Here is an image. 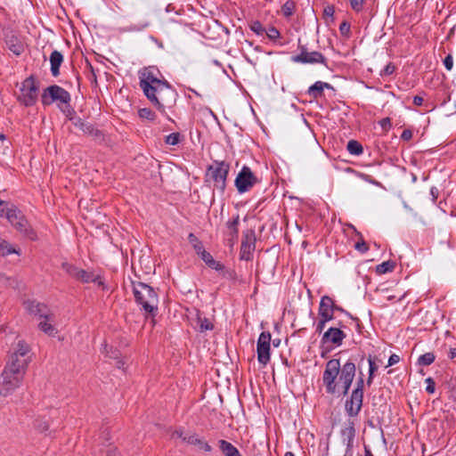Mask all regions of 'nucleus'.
<instances>
[{"mask_svg": "<svg viewBox=\"0 0 456 456\" xmlns=\"http://www.w3.org/2000/svg\"><path fill=\"white\" fill-rule=\"evenodd\" d=\"M139 85L147 99L161 112L175 104L177 92L165 79H161L159 70L149 66L138 72Z\"/></svg>", "mask_w": 456, "mask_h": 456, "instance_id": "f257e3e1", "label": "nucleus"}, {"mask_svg": "<svg viewBox=\"0 0 456 456\" xmlns=\"http://www.w3.org/2000/svg\"><path fill=\"white\" fill-rule=\"evenodd\" d=\"M355 364L347 361L341 366L338 359H331L325 364L322 384L327 394H336L338 387H342V394L347 395L355 376Z\"/></svg>", "mask_w": 456, "mask_h": 456, "instance_id": "f03ea898", "label": "nucleus"}, {"mask_svg": "<svg viewBox=\"0 0 456 456\" xmlns=\"http://www.w3.org/2000/svg\"><path fill=\"white\" fill-rule=\"evenodd\" d=\"M135 301L147 314L155 316L158 312L159 297L154 289L146 283H134L133 288Z\"/></svg>", "mask_w": 456, "mask_h": 456, "instance_id": "7ed1b4c3", "label": "nucleus"}, {"mask_svg": "<svg viewBox=\"0 0 456 456\" xmlns=\"http://www.w3.org/2000/svg\"><path fill=\"white\" fill-rule=\"evenodd\" d=\"M4 217H6L13 228H15L19 232L22 233L25 237L31 240L37 239V233L30 227L28 220L16 206L12 204Z\"/></svg>", "mask_w": 456, "mask_h": 456, "instance_id": "20e7f679", "label": "nucleus"}, {"mask_svg": "<svg viewBox=\"0 0 456 456\" xmlns=\"http://www.w3.org/2000/svg\"><path fill=\"white\" fill-rule=\"evenodd\" d=\"M24 375L18 369L4 367L0 377V395L5 397L12 395L21 385Z\"/></svg>", "mask_w": 456, "mask_h": 456, "instance_id": "39448f33", "label": "nucleus"}, {"mask_svg": "<svg viewBox=\"0 0 456 456\" xmlns=\"http://www.w3.org/2000/svg\"><path fill=\"white\" fill-rule=\"evenodd\" d=\"M41 102L42 104L45 106L57 102V106L60 107L63 105V103H69L71 102V96L64 88L57 85H53L43 91Z\"/></svg>", "mask_w": 456, "mask_h": 456, "instance_id": "423d86ee", "label": "nucleus"}, {"mask_svg": "<svg viewBox=\"0 0 456 456\" xmlns=\"http://www.w3.org/2000/svg\"><path fill=\"white\" fill-rule=\"evenodd\" d=\"M230 165L224 161H215L208 167L207 175L213 181L214 186L221 191L226 187V179Z\"/></svg>", "mask_w": 456, "mask_h": 456, "instance_id": "0eeeda50", "label": "nucleus"}, {"mask_svg": "<svg viewBox=\"0 0 456 456\" xmlns=\"http://www.w3.org/2000/svg\"><path fill=\"white\" fill-rule=\"evenodd\" d=\"M259 182V178L252 172L250 167L243 166L238 173L234 183L238 192L242 194L248 191Z\"/></svg>", "mask_w": 456, "mask_h": 456, "instance_id": "6e6552de", "label": "nucleus"}, {"mask_svg": "<svg viewBox=\"0 0 456 456\" xmlns=\"http://www.w3.org/2000/svg\"><path fill=\"white\" fill-rule=\"evenodd\" d=\"M38 86L32 77L26 78L20 87L19 101L25 106H32L37 99Z\"/></svg>", "mask_w": 456, "mask_h": 456, "instance_id": "1a4fd4ad", "label": "nucleus"}, {"mask_svg": "<svg viewBox=\"0 0 456 456\" xmlns=\"http://www.w3.org/2000/svg\"><path fill=\"white\" fill-rule=\"evenodd\" d=\"M300 53L291 57V61L295 63L302 64H324L327 65L326 57L320 52H308L305 45H299Z\"/></svg>", "mask_w": 456, "mask_h": 456, "instance_id": "9d476101", "label": "nucleus"}, {"mask_svg": "<svg viewBox=\"0 0 456 456\" xmlns=\"http://www.w3.org/2000/svg\"><path fill=\"white\" fill-rule=\"evenodd\" d=\"M270 332L264 331L259 335L256 346L257 360L263 366H265L270 361Z\"/></svg>", "mask_w": 456, "mask_h": 456, "instance_id": "9b49d317", "label": "nucleus"}, {"mask_svg": "<svg viewBox=\"0 0 456 456\" xmlns=\"http://www.w3.org/2000/svg\"><path fill=\"white\" fill-rule=\"evenodd\" d=\"M74 126L78 128L85 135L92 137L96 142H102L105 140V135L102 131L98 129L94 124L83 119H75Z\"/></svg>", "mask_w": 456, "mask_h": 456, "instance_id": "f8f14e48", "label": "nucleus"}, {"mask_svg": "<svg viewBox=\"0 0 456 456\" xmlns=\"http://www.w3.org/2000/svg\"><path fill=\"white\" fill-rule=\"evenodd\" d=\"M23 305L26 311L31 315L53 320V314H52L47 305L43 303L28 299L23 302Z\"/></svg>", "mask_w": 456, "mask_h": 456, "instance_id": "ddd939ff", "label": "nucleus"}, {"mask_svg": "<svg viewBox=\"0 0 456 456\" xmlns=\"http://www.w3.org/2000/svg\"><path fill=\"white\" fill-rule=\"evenodd\" d=\"M363 395L351 393L350 397L346 401L345 408L349 417H356L362 406Z\"/></svg>", "mask_w": 456, "mask_h": 456, "instance_id": "4468645a", "label": "nucleus"}, {"mask_svg": "<svg viewBox=\"0 0 456 456\" xmlns=\"http://www.w3.org/2000/svg\"><path fill=\"white\" fill-rule=\"evenodd\" d=\"M335 303L329 296H323L321 298L318 314L324 320H332L334 318Z\"/></svg>", "mask_w": 456, "mask_h": 456, "instance_id": "2eb2a0df", "label": "nucleus"}, {"mask_svg": "<svg viewBox=\"0 0 456 456\" xmlns=\"http://www.w3.org/2000/svg\"><path fill=\"white\" fill-rule=\"evenodd\" d=\"M240 223V216L236 215V216L233 217L232 220H229L226 223V243L229 247L232 248L233 245L236 243L239 236V229L238 225Z\"/></svg>", "mask_w": 456, "mask_h": 456, "instance_id": "dca6fc26", "label": "nucleus"}, {"mask_svg": "<svg viewBox=\"0 0 456 456\" xmlns=\"http://www.w3.org/2000/svg\"><path fill=\"white\" fill-rule=\"evenodd\" d=\"M346 338V334L338 328H330L324 332L322 336L323 343H331L337 346L342 345L343 339Z\"/></svg>", "mask_w": 456, "mask_h": 456, "instance_id": "f3484780", "label": "nucleus"}, {"mask_svg": "<svg viewBox=\"0 0 456 456\" xmlns=\"http://www.w3.org/2000/svg\"><path fill=\"white\" fill-rule=\"evenodd\" d=\"M179 437L183 438V440L190 444L197 445L200 449L204 452H211L212 447L208 444V443L201 440L197 435L192 434L189 436H183V432L175 431V433Z\"/></svg>", "mask_w": 456, "mask_h": 456, "instance_id": "a211bd4d", "label": "nucleus"}, {"mask_svg": "<svg viewBox=\"0 0 456 456\" xmlns=\"http://www.w3.org/2000/svg\"><path fill=\"white\" fill-rule=\"evenodd\" d=\"M31 348L29 345L23 339H20L12 347V355L20 356L31 362Z\"/></svg>", "mask_w": 456, "mask_h": 456, "instance_id": "6ab92c4d", "label": "nucleus"}, {"mask_svg": "<svg viewBox=\"0 0 456 456\" xmlns=\"http://www.w3.org/2000/svg\"><path fill=\"white\" fill-rule=\"evenodd\" d=\"M367 360L369 363V373L366 384L368 387H370L375 378V373L379 370V367L383 364V362L378 355L371 354L368 356Z\"/></svg>", "mask_w": 456, "mask_h": 456, "instance_id": "aec40b11", "label": "nucleus"}, {"mask_svg": "<svg viewBox=\"0 0 456 456\" xmlns=\"http://www.w3.org/2000/svg\"><path fill=\"white\" fill-rule=\"evenodd\" d=\"M29 361L16 355H10L9 361L7 362L5 367L6 368H12V369H18L22 373H26L27 368L29 364Z\"/></svg>", "mask_w": 456, "mask_h": 456, "instance_id": "412c9836", "label": "nucleus"}, {"mask_svg": "<svg viewBox=\"0 0 456 456\" xmlns=\"http://www.w3.org/2000/svg\"><path fill=\"white\" fill-rule=\"evenodd\" d=\"M63 61V56L61 52L54 50L50 55L51 72L53 77L60 74V67Z\"/></svg>", "mask_w": 456, "mask_h": 456, "instance_id": "4be33fe9", "label": "nucleus"}, {"mask_svg": "<svg viewBox=\"0 0 456 456\" xmlns=\"http://www.w3.org/2000/svg\"><path fill=\"white\" fill-rule=\"evenodd\" d=\"M41 319L42 320L38 323L39 330L50 337H54L58 332L54 326L55 317L53 316V321L47 318Z\"/></svg>", "mask_w": 456, "mask_h": 456, "instance_id": "5701e85b", "label": "nucleus"}, {"mask_svg": "<svg viewBox=\"0 0 456 456\" xmlns=\"http://www.w3.org/2000/svg\"><path fill=\"white\" fill-rule=\"evenodd\" d=\"M327 88H331V86L329 83L322 82V81H316L314 85H312L308 88V94L312 96L313 98L316 99L318 97H321L323 94V90Z\"/></svg>", "mask_w": 456, "mask_h": 456, "instance_id": "b1692460", "label": "nucleus"}, {"mask_svg": "<svg viewBox=\"0 0 456 456\" xmlns=\"http://www.w3.org/2000/svg\"><path fill=\"white\" fill-rule=\"evenodd\" d=\"M85 283L94 282L96 284L102 285V279L99 276H94L93 273L86 272V270L80 269L77 279Z\"/></svg>", "mask_w": 456, "mask_h": 456, "instance_id": "393cba45", "label": "nucleus"}, {"mask_svg": "<svg viewBox=\"0 0 456 456\" xmlns=\"http://www.w3.org/2000/svg\"><path fill=\"white\" fill-rule=\"evenodd\" d=\"M219 448L225 456H241L239 450L226 440L218 441Z\"/></svg>", "mask_w": 456, "mask_h": 456, "instance_id": "a878e982", "label": "nucleus"}, {"mask_svg": "<svg viewBox=\"0 0 456 456\" xmlns=\"http://www.w3.org/2000/svg\"><path fill=\"white\" fill-rule=\"evenodd\" d=\"M201 259L212 269L216 271H223L224 269V265L218 261H216L210 253L208 251H204L201 255H200Z\"/></svg>", "mask_w": 456, "mask_h": 456, "instance_id": "bb28decb", "label": "nucleus"}, {"mask_svg": "<svg viewBox=\"0 0 456 456\" xmlns=\"http://www.w3.org/2000/svg\"><path fill=\"white\" fill-rule=\"evenodd\" d=\"M60 110L65 115V117L72 122L74 125L75 119H79V117H77L75 114V110L72 108V106L69 103H63V105H61L58 107Z\"/></svg>", "mask_w": 456, "mask_h": 456, "instance_id": "cd10ccee", "label": "nucleus"}, {"mask_svg": "<svg viewBox=\"0 0 456 456\" xmlns=\"http://www.w3.org/2000/svg\"><path fill=\"white\" fill-rule=\"evenodd\" d=\"M13 253L20 255V251L17 250L12 245H11L6 240L0 239V255L5 256Z\"/></svg>", "mask_w": 456, "mask_h": 456, "instance_id": "c85d7f7f", "label": "nucleus"}, {"mask_svg": "<svg viewBox=\"0 0 456 456\" xmlns=\"http://www.w3.org/2000/svg\"><path fill=\"white\" fill-rule=\"evenodd\" d=\"M346 150L351 155L360 156L363 152L362 145L356 140H350L347 142Z\"/></svg>", "mask_w": 456, "mask_h": 456, "instance_id": "c756f323", "label": "nucleus"}, {"mask_svg": "<svg viewBox=\"0 0 456 456\" xmlns=\"http://www.w3.org/2000/svg\"><path fill=\"white\" fill-rule=\"evenodd\" d=\"M395 267L394 261H385L376 266V273L378 274H385L387 273L393 272Z\"/></svg>", "mask_w": 456, "mask_h": 456, "instance_id": "7c9ffc66", "label": "nucleus"}, {"mask_svg": "<svg viewBox=\"0 0 456 456\" xmlns=\"http://www.w3.org/2000/svg\"><path fill=\"white\" fill-rule=\"evenodd\" d=\"M296 10V3L293 0H287L281 6V13L284 17L289 18Z\"/></svg>", "mask_w": 456, "mask_h": 456, "instance_id": "2f4dec72", "label": "nucleus"}, {"mask_svg": "<svg viewBox=\"0 0 456 456\" xmlns=\"http://www.w3.org/2000/svg\"><path fill=\"white\" fill-rule=\"evenodd\" d=\"M188 240L199 256L205 251L202 242L193 233L188 235Z\"/></svg>", "mask_w": 456, "mask_h": 456, "instance_id": "473e14b6", "label": "nucleus"}, {"mask_svg": "<svg viewBox=\"0 0 456 456\" xmlns=\"http://www.w3.org/2000/svg\"><path fill=\"white\" fill-rule=\"evenodd\" d=\"M255 248L250 245L241 244L240 251V258L241 260L248 261L252 258Z\"/></svg>", "mask_w": 456, "mask_h": 456, "instance_id": "72a5a7b5", "label": "nucleus"}, {"mask_svg": "<svg viewBox=\"0 0 456 456\" xmlns=\"http://www.w3.org/2000/svg\"><path fill=\"white\" fill-rule=\"evenodd\" d=\"M241 244L250 245L253 248L256 247V234L252 229L243 232V239Z\"/></svg>", "mask_w": 456, "mask_h": 456, "instance_id": "f704fd0d", "label": "nucleus"}, {"mask_svg": "<svg viewBox=\"0 0 456 456\" xmlns=\"http://www.w3.org/2000/svg\"><path fill=\"white\" fill-rule=\"evenodd\" d=\"M8 47L14 54L20 55L24 50L23 45L16 38H12L8 41Z\"/></svg>", "mask_w": 456, "mask_h": 456, "instance_id": "c9c22d12", "label": "nucleus"}, {"mask_svg": "<svg viewBox=\"0 0 456 456\" xmlns=\"http://www.w3.org/2000/svg\"><path fill=\"white\" fill-rule=\"evenodd\" d=\"M436 360V355L434 353L428 352L424 354H421L418 359V364L423 366H428L432 364Z\"/></svg>", "mask_w": 456, "mask_h": 456, "instance_id": "e433bc0d", "label": "nucleus"}, {"mask_svg": "<svg viewBox=\"0 0 456 456\" xmlns=\"http://www.w3.org/2000/svg\"><path fill=\"white\" fill-rule=\"evenodd\" d=\"M61 267L69 276H71L74 279H77L80 270L78 267L67 262L62 263Z\"/></svg>", "mask_w": 456, "mask_h": 456, "instance_id": "4c0bfd02", "label": "nucleus"}, {"mask_svg": "<svg viewBox=\"0 0 456 456\" xmlns=\"http://www.w3.org/2000/svg\"><path fill=\"white\" fill-rule=\"evenodd\" d=\"M182 138L183 136L180 133H172L165 137V142L168 145L175 146L181 142Z\"/></svg>", "mask_w": 456, "mask_h": 456, "instance_id": "58836bf2", "label": "nucleus"}, {"mask_svg": "<svg viewBox=\"0 0 456 456\" xmlns=\"http://www.w3.org/2000/svg\"><path fill=\"white\" fill-rule=\"evenodd\" d=\"M198 323L200 325V330L201 332L211 330L214 328L213 323L206 317H198Z\"/></svg>", "mask_w": 456, "mask_h": 456, "instance_id": "ea45409f", "label": "nucleus"}, {"mask_svg": "<svg viewBox=\"0 0 456 456\" xmlns=\"http://www.w3.org/2000/svg\"><path fill=\"white\" fill-rule=\"evenodd\" d=\"M138 115L141 118H144L147 120H154L156 118V114L150 108H142L138 110Z\"/></svg>", "mask_w": 456, "mask_h": 456, "instance_id": "a19ab883", "label": "nucleus"}, {"mask_svg": "<svg viewBox=\"0 0 456 456\" xmlns=\"http://www.w3.org/2000/svg\"><path fill=\"white\" fill-rule=\"evenodd\" d=\"M250 29L257 36H263L265 32V28L258 20H255L250 24Z\"/></svg>", "mask_w": 456, "mask_h": 456, "instance_id": "79ce46f5", "label": "nucleus"}, {"mask_svg": "<svg viewBox=\"0 0 456 456\" xmlns=\"http://www.w3.org/2000/svg\"><path fill=\"white\" fill-rule=\"evenodd\" d=\"M334 7L332 5H328L323 10V19L326 20V22H329L330 20H333L334 16Z\"/></svg>", "mask_w": 456, "mask_h": 456, "instance_id": "37998d69", "label": "nucleus"}, {"mask_svg": "<svg viewBox=\"0 0 456 456\" xmlns=\"http://www.w3.org/2000/svg\"><path fill=\"white\" fill-rule=\"evenodd\" d=\"M362 376H363L362 372H360V377L357 379V381H356V387L352 392L363 395L364 379H363Z\"/></svg>", "mask_w": 456, "mask_h": 456, "instance_id": "c03bdc74", "label": "nucleus"}, {"mask_svg": "<svg viewBox=\"0 0 456 456\" xmlns=\"http://www.w3.org/2000/svg\"><path fill=\"white\" fill-rule=\"evenodd\" d=\"M265 33L270 40H275L281 36L279 30L274 27H270Z\"/></svg>", "mask_w": 456, "mask_h": 456, "instance_id": "a18cd8bd", "label": "nucleus"}, {"mask_svg": "<svg viewBox=\"0 0 456 456\" xmlns=\"http://www.w3.org/2000/svg\"><path fill=\"white\" fill-rule=\"evenodd\" d=\"M395 65L390 62V63L387 64L383 69H381L379 75L381 77L390 76L395 72Z\"/></svg>", "mask_w": 456, "mask_h": 456, "instance_id": "49530a36", "label": "nucleus"}, {"mask_svg": "<svg viewBox=\"0 0 456 456\" xmlns=\"http://www.w3.org/2000/svg\"><path fill=\"white\" fill-rule=\"evenodd\" d=\"M379 126H381L384 132H388L392 127V123L390 118H384L379 121Z\"/></svg>", "mask_w": 456, "mask_h": 456, "instance_id": "de8ad7c7", "label": "nucleus"}, {"mask_svg": "<svg viewBox=\"0 0 456 456\" xmlns=\"http://www.w3.org/2000/svg\"><path fill=\"white\" fill-rule=\"evenodd\" d=\"M364 0H350L352 9L357 12H361L363 8Z\"/></svg>", "mask_w": 456, "mask_h": 456, "instance_id": "09e8293b", "label": "nucleus"}, {"mask_svg": "<svg viewBox=\"0 0 456 456\" xmlns=\"http://www.w3.org/2000/svg\"><path fill=\"white\" fill-rule=\"evenodd\" d=\"M119 354H119V352L118 350H114V351H111L110 354H109V357L110 358H113V359H117L118 360L117 361V367L118 369H121V368H123L125 362L121 359H119Z\"/></svg>", "mask_w": 456, "mask_h": 456, "instance_id": "8fccbe9b", "label": "nucleus"}, {"mask_svg": "<svg viewBox=\"0 0 456 456\" xmlns=\"http://www.w3.org/2000/svg\"><path fill=\"white\" fill-rule=\"evenodd\" d=\"M12 204L0 199V217H4Z\"/></svg>", "mask_w": 456, "mask_h": 456, "instance_id": "3c124183", "label": "nucleus"}, {"mask_svg": "<svg viewBox=\"0 0 456 456\" xmlns=\"http://www.w3.org/2000/svg\"><path fill=\"white\" fill-rule=\"evenodd\" d=\"M354 248L356 250L362 252V253H365L368 251L369 249V247L368 245L366 244V242L364 240H360V241H357L354 245Z\"/></svg>", "mask_w": 456, "mask_h": 456, "instance_id": "603ef678", "label": "nucleus"}, {"mask_svg": "<svg viewBox=\"0 0 456 456\" xmlns=\"http://www.w3.org/2000/svg\"><path fill=\"white\" fill-rule=\"evenodd\" d=\"M339 31L343 36H348L350 32V24L346 21H343L339 26Z\"/></svg>", "mask_w": 456, "mask_h": 456, "instance_id": "864d4df0", "label": "nucleus"}, {"mask_svg": "<svg viewBox=\"0 0 456 456\" xmlns=\"http://www.w3.org/2000/svg\"><path fill=\"white\" fill-rule=\"evenodd\" d=\"M400 362V356L398 354H393L388 358L387 364L385 366L386 368L393 366Z\"/></svg>", "mask_w": 456, "mask_h": 456, "instance_id": "5fc2aeb1", "label": "nucleus"}, {"mask_svg": "<svg viewBox=\"0 0 456 456\" xmlns=\"http://www.w3.org/2000/svg\"><path fill=\"white\" fill-rule=\"evenodd\" d=\"M427 387L426 391L428 394H433L435 392V382L432 378L426 379Z\"/></svg>", "mask_w": 456, "mask_h": 456, "instance_id": "6e6d98bb", "label": "nucleus"}, {"mask_svg": "<svg viewBox=\"0 0 456 456\" xmlns=\"http://www.w3.org/2000/svg\"><path fill=\"white\" fill-rule=\"evenodd\" d=\"M444 65L447 70H451L453 66V59L451 54H448L444 60Z\"/></svg>", "mask_w": 456, "mask_h": 456, "instance_id": "4d7b16f0", "label": "nucleus"}, {"mask_svg": "<svg viewBox=\"0 0 456 456\" xmlns=\"http://www.w3.org/2000/svg\"><path fill=\"white\" fill-rule=\"evenodd\" d=\"M330 321V320H324V318L320 317V320L316 325V332L321 333L323 330V329L325 328L326 323Z\"/></svg>", "mask_w": 456, "mask_h": 456, "instance_id": "13d9d810", "label": "nucleus"}, {"mask_svg": "<svg viewBox=\"0 0 456 456\" xmlns=\"http://www.w3.org/2000/svg\"><path fill=\"white\" fill-rule=\"evenodd\" d=\"M412 138V132L410 129H404L401 134V139L410 141Z\"/></svg>", "mask_w": 456, "mask_h": 456, "instance_id": "bf43d9fd", "label": "nucleus"}, {"mask_svg": "<svg viewBox=\"0 0 456 456\" xmlns=\"http://www.w3.org/2000/svg\"><path fill=\"white\" fill-rule=\"evenodd\" d=\"M430 195L432 197V200L433 202H436L437 198H438V195H439V191L436 187H432L430 189Z\"/></svg>", "mask_w": 456, "mask_h": 456, "instance_id": "052dcab7", "label": "nucleus"}, {"mask_svg": "<svg viewBox=\"0 0 456 456\" xmlns=\"http://www.w3.org/2000/svg\"><path fill=\"white\" fill-rule=\"evenodd\" d=\"M148 26H149L148 22L139 24V25H131V29L135 30V31H140V30L144 29L145 28H147Z\"/></svg>", "mask_w": 456, "mask_h": 456, "instance_id": "680f3d73", "label": "nucleus"}, {"mask_svg": "<svg viewBox=\"0 0 456 456\" xmlns=\"http://www.w3.org/2000/svg\"><path fill=\"white\" fill-rule=\"evenodd\" d=\"M423 101H424L423 98L421 96H419V95H416V96L413 97V103L416 106L422 105Z\"/></svg>", "mask_w": 456, "mask_h": 456, "instance_id": "e2e57ef3", "label": "nucleus"}, {"mask_svg": "<svg viewBox=\"0 0 456 456\" xmlns=\"http://www.w3.org/2000/svg\"><path fill=\"white\" fill-rule=\"evenodd\" d=\"M448 357L451 360H454L456 358V347H453V348L452 347L449 349Z\"/></svg>", "mask_w": 456, "mask_h": 456, "instance_id": "0e129e2a", "label": "nucleus"}, {"mask_svg": "<svg viewBox=\"0 0 456 456\" xmlns=\"http://www.w3.org/2000/svg\"><path fill=\"white\" fill-rule=\"evenodd\" d=\"M48 424L47 423H43L42 425L38 426L37 428L41 431V432H45L46 430H48Z\"/></svg>", "mask_w": 456, "mask_h": 456, "instance_id": "69168bd1", "label": "nucleus"}, {"mask_svg": "<svg viewBox=\"0 0 456 456\" xmlns=\"http://www.w3.org/2000/svg\"><path fill=\"white\" fill-rule=\"evenodd\" d=\"M364 456H374L368 446H364Z\"/></svg>", "mask_w": 456, "mask_h": 456, "instance_id": "338daca9", "label": "nucleus"}, {"mask_svg": "<svg viewBox=\"0 0 456 456\" xmlns=\"http://www.w3.org/2000/svg\"><path fill=\"white\" fill-rule=\"evenodd\" d=\"M403 208L409 212H413V209L406 202H403Z\"/></svg>", "mask_w": 456, "mask_h": 456, "instance_id": "774afa93", "label": "nucleus"}]
</instances>
